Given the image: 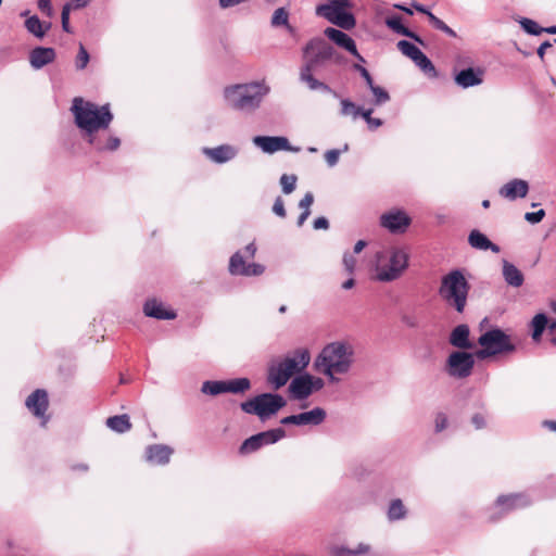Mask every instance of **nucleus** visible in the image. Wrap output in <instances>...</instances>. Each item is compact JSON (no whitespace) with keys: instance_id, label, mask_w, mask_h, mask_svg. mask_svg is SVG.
Segmentation results:
<instances>
[{"instance_id":"nucleus-1","label":"nucleus","mask_w":556,"mask_h":556,"mask_svg":"<svg viewBox=\"0 0 556 556\" xmlns=\"http://www.w3.org/2000/svg\"><path fill=\"white\" fill-rule=\"evenodd\" d=\"M355 363V349L346 341L330 342L323 348L315 359L316 370L327 377L330 383H339L348 376Z\"/></svg>"},{"instance_id":"nucleus-2","label":"nucleus","mask_w":556,"mask_h":556,"mask_svg":"<svg viewBox=\"0 0 556 556\" xmlns=\"http://www.w3.org/2000/svg\"><path fill=\"white\" fill-rule=\"evenodd\" d=\"M304 64L300 70V80L307 85L311 90L324 93H337L325 83L316 79L314 74H323L326 72L329 58L332 55L330 45L320 38L309 40L303 49Z\"/></svg>"},{"instance_id":"nucleus-3","label":"nucleus","mask_w":556,"mask_h":556,"mask_svg":"<svg viewBox=\"0 0 556 556\" xmlns=\"http://www.w3.org/2000/svg\"><path fill=\"white\" fill-rule=\"evenodd\" d=\"M71 111L76 126L81 130L88 142L96 143V135L100 130L108 129L113 121L109 104L99 106L90 101H85L83 98L73 100Z\"/></svg>"},{"instance_id":"nucleus-4","label":"nucleus","mask_w":556,"mask_h":556,"mask_svg":"<svg viewBox=\"0 0 556 556\" xmlns=\"http://www.w3.org/2000/svg\"><path fill=\"white\" fill-rule=\"evenodd\" d=\"M269 92L270 87L264 79L254 80L225 87L224 99L231 110L250 114L261 108Z\"/></svg>"},{"instance_id":"nucleus-5","label":"nucleus","mask_w":556,"mask_h":556,"mask_svg":"<svg viewBox=\"0 0 556 556\" xmlns=\"http://www.w3.org/2000/svg\"><path fill=\"white\" fill-rule=\"evenodd\" d=\"M408 261V252L402 247H390L377 251L371 262L375 279L379 282L399 279L407 269Z\"/></svg>"},{"instance_id":"nucleus-6","label":"nucleus","mask_w":556,"mask_h":556,"mask_svg":"<svg viewBox=\"0 0 556 556\" xmlns=\"http://www.w3.org/2000/svg\"><path fill=\"white\" fill-rule=\"evenodd\" d=\"M309 353L305 349L295 350L292 355L271 364L267 371V382L275 389L282 388L289 379L303 371L309 364Z\"/></svg>"},{"instance_id":"nucleus-7","label":"nucleus","mask_w":556,"mask_h":556,"mask_svg":"<svg viewBox=\"0 0 556 556\" xmlns=\"http://www.w3.org/2000/svg\"><path fill=\"white\" fill-rule=\"evenodd\" d=\"M470 285L459 269L451 270L442 277L439 288L441 299L457 313H463L467 305Z\"/></svg>"},{"instance_id":"nucleus-8","label":"nucleus","mask_w":556,"mask_h":556,"mask_svg":"<svg viewBox=\"0 0 556 556\" xmlns=\"http://www.w3.org/2000/svg\"><path fill=\"white\" fill-rule=\"evenodd\" d=\"M478 343L482 346L475 354L479 359L516 351V345L513 343L510 336L500 328H493L482 333Z\"/></svg>"},{"instance_id":"nucleus-9","label":"nucleus","mask_w":556,"mask_h":556,"mask_svg":"<svg viewBox=\"0 0 556 556\" xmlns=\"http://www.w3.org/2000/svg\"><path fill=\"white\" fill-rule=\"evenodd\" d=\"M287 402L278 393H262L240 404L245 414L256 415L262 421L277 414Z\"/></svg>"},{"instance_id":"nucleus-10","label":"nucleus","mask_w":556,"mask_h":556,"mask_svg":"<svg viewBox=\"0 0 556 556\" xmlns=\"http://www.w3.org/2000/svg\"><path fill=\"white\" fill-rule=\"evenodd\" d=\"M256 253L254 242L249 243L242 251H237L229 261V273L235 276H260L264 273L265 267L257 263L247 264L245 258H253Z\"/></svg>"},{"instance_id":"nucleus-11","label":"nucleus","mask_w":556,"mask_h":556,"mask_svg":"<svg viewBox=\"0 0 556 556\" xmlns=\"http://www.w3.org/2000/svg\"><path fill=\"white\" fill-rule=\"evenodd\" d=\"M349 7V0L330 1V3L319 4L316 8V14L343 29H351L355 26V18L353 14L345 11Z\"/></svg>"},{"instance_id":"nucleus-12","label":"nucleus","mask_w":556,"mask_h":556,"mask_svg":"<svg viewBox=\"0 0 556 556\" xmlns=\"http://www.w3.org/2000/svg\"><path fill=\"white\" fill-rule=\"evenodd\" d=\"M475 356L466 351L452 352L445 363L446 374L455 379H465L472 374Z\"/></svg>"},{"instance_id":"nucleus-13","label":"nucleus","mask_w":556,"mask_h":556,"mask_svg":"<svg viewBox=\"0 0 556 556\" xmlns=\"http://www.w3.org/2000/svg\"><path fill=\"white\" fill-rule=\"evenodd\" d=\"M531 504L530 497L525 493L500 495L492 508L490 519L495 521L513 510L527 507Z\"/></svg>"},{"instance_id":"nucleus-14","label":"nucleus","mask_w":556,"mask_h":556,"mask_svg":"<svg viewBox=\"0 0 556 556\" xmlns=\"http://www.w3.org/2000/svg\"><path fill=\"white\" fill-rule=\"evenodd\" d=\"M285 435L286 431L282 428L270 429L256 433L242 442L239 452L243 455L253 453L265 445L278 442Z\"/></svg>"},{"instance_id":"nucleus-15","label":"nucleus","mask_w":556,"mask_h":556,"mask_svg":"<svg viewBox=\"0 0 556 556\" xmlns=\"http://www.w3.org/2000/svg\"><path fill=\"white\" fill-rule=\"evenodd\" d=\"M397 49L414 63L422 70L425 73H432L435 75V67L428 56L413 42L407 40H400L397 42Z\"/></svg>"},{"instance_id":"nucleus-16","label":"nucleus","mask_w":556,"mask_h":556,"mask_svg":"<svg viewBox=\"0 0 556 556\" xmlns=\"http://www.w3.org/2000/svg\"><path fill=\"white\" fill-rule=\"evenodd\" d=\"M253 143L263 152L273 154L277 151L299 152V147H292L286 137L280 136H255Z\"/></svg>"},{"instance_id":"nucleus-17","label":"nucleus","mask_w":556,"mask_h":556,"mask_svg":"<svg viewBox=\"0 0 556 556\" xmlns=\"http://www.w3.org/2000/svg\"><path fill=\"white\" fill-rule=\"evenodd\" d=\"M327 417L326 410L321 407H315L308 412L283 417L280 424L283 426H319Z\"/></svg>"},{"instance_id":"nucleus-18","label":"nucleus","mask_w":556,"mask_h":556,"mask_svg":"<svg viewBox=\"0 0 556 556\" xmlns=\"http://www.w3.org/2000/svg\"><path fill=\"white\" fill-rule=\"evenodd\" d=\"M410 222V217L402 210H392L380 217V225L391 233L404 232Z\"/></svg>"},{"instance_id":"nucleus-19","label":"nucleus","mask_w":556,"mask_h":556,"mask_svg":"<svg viewBox=\"0 0 556 556\" xmlns=\"http://www.w3.org/2000/svg\"><path fill=\"white\" fill-rule=\"evenodd\" d=\"M26 407L38 418H43L46 424V412L49 406L48 393L43 389L35 390L25 402Z\"/></svg>"},{"instance_id":"nucleus-20","label":"nucleus","mask_w":556,"mask_h":556,"mask_svg":"<svg viewBox=\"0 0 556 556\" xmlns=\"http://www.w3.org/2000/svg\"><path fill=\"white\" fill-rule=\"evenodd\" d=\"M484 70L481 67H467L455 74L454 80L463 89L479 86L483 83Z\"/></svg>"},{"instance_id":"nucleus-21","label":"nucleus","mask_w":556,"mask_h":556,"mask_svg":"<svg viewBox=\"0 0 556 556\" xmlns=\"http://www.w3.org/2000/svg\"><path fill=\"white\" fill-rule=\"evenodd\" d=\"M203 153L214 163L224 164L233 160L238 149L230 144H220L215 148H204Z\"/></svg>"},{"instance_id":"nucleus-22","label":"nucleus","mask_w":556,"mask_h":556,"mask_svg":"<svg viewBox=\"0 0 556 556\" xmlns=\"http://www.w3.org/2000/svg\"><path fill=\"white\" fill-rule=\"evenodd\" d=\"M529 185L522 179H513L505 184L498 191L500 195L510 201L517 198H525L528 193Z\"/></svg>"},{"instance_id":"nucleus-23","label":"nucleus","mask_w":556,"mask_h":556,"mask_svg":"<svg viewBox=\"0 0 556 556\" xmlns=\"http://www.w3.org/2000/svg\"><path fill=\"white\" fill-rule=\"evenodd\" d=\"M289 390L295 400L302 401L307 399L312 394L311 375L305 374L295 377L291 381Z\"/></svg>"},{"instance_id":"nucleus-24","label":"nucleus","mask_w":556,"mask_h":556,"mask_svg":"<svg viewBox=\"0 0 556 556\" xmlns=\"http://www.w3.org/2000/svg\"><path fill=\"white\" fill-rule=\"evenodd\" d=\"M54 59L55 51L53 48L36 47L29 53V63L35 70L42 68L52 63Z\"/></svg>"},{"instance_id":"nucleus-25","label":"nucleus","mask_w":556,"mask_h":556,"mask_svg":"<svg viewBox=\"0 0 556 556\" xmlns=\"http://www.w3.org/2000/svg\"><path fill=\"white\" fill-rule=\"evenodd\" d=\"M324 34L329 40L334 42L338 47L346 50L350 53L355 52L356 43H355L354 39L352 37H350L348 34H345L344 31L333 28V27H327L324 30Z\"/></svg>"},{"instance_id":"nucleus-26","label":"nucleus","mask_w":556,"mask_h":556,"mask_svg":"<svg viewBox=\"0 0 556 556\" xmlns=\"http://www.w3.org/2000/svg\"><path fill=\"white\" fill-rule=\"evenodd\" d=\"M143 313L148 317L160 320H169L176 317L174 311H168L164 305L155 299L148 300L143 305Z\"/></svg>"},{"instance_id":"nucleus-27","label":"nucleus","mask_w":556,"mask_h":556,"mask_svg":"<svg viewBox=\"0 0 556 556\" xmlns=\"http://www.w3.org/2000/svg\"><path fill=\"white\" fill-rule=\"evenodd\" d=\"M470 330L469 327L465 324L456 326L451 334H450V343L460 350H470L472 349V343L469 340Z\"/></svg>"},{"instance_id":"nucleus-28","label":"nucleus","mask_w":556,"mask_h":556,"mask_svg":"<svg viewBox=\"0 0 556 556\" xmlns=\"http://www.w3.org/2000/svg\"><path fill=\"white\" fill-rule=\"evenodd\" d=\"M172 454L173 450L167 445L154 444L147 447V459L156 465H166Z\"/></svg>"},{"instance_id":"nucleus-29","label":"nucleus","mask_w":556,"mask_h":556,"mask_svg":"<svg viewBox=\"0 0 556 556\" xmlns=\"http://www.w3.org/2000/svg\"><path fill=\"white\" fill-rule=\"evenodd\" d=\"M502 275L505 282L513 288H519L523 285V274L513 263L506 260L502 262Z\"/></svg>"},{"instance_id":"nucleus-30","label":"nucleus","mask_w":556,"mask_h":556,"mask_svg":"<svg viewBox=\"0 0 556 556\" xmlns=\"http://www.w3.org/2000/svg\"><path fill=\"white\" fill-rule=\"evenodd\" d=\"M468 243L471 248L480 251L491 250L494 253H498L501 251L497 244L491 242L484 233L477 229L470 231L468 236Z\"/></svg>"},{"instance_id":"nucleus-31","label":"nucleus","mask_w":556,"mask_h":556,"mask_svg":"<svg viewBox=\"0 0 556 556\" xmlns=\"http://www.w3.org/2000/svg\"><path fill=\"white\" fill-rule=\"evenodd\" d=\"M386 25L391 29L393 30L395 34H399V35H402V36H405V37H408L419 43H424V41L421 40V38L415 34L414 31H412L410 29H408L407 27H405L403 24H402V18L400 15H391V16H388L384 21Z\"/></svg>"},{"instance_id":"nucleus-32","label":"nucleus","mask_w":556,"mask_h":556,"mask_svg":"<svg viewBox=\"0 0 556 556\" xmlns=\"http://www.w3.org/2000/svg\"><path fill=\"white\" fill-rule=\"evenodd\" d=\"M24 25L29 34L39 39L43 38L52 27L51 22L40 21L37 15H31L26 18Z\"/></svg>"},{"instance_id":"nucleus-33","label":"nucleus","mask_w":556,"mask_h":556,"mask_svg":"<svg viewBox=\"0 0 556 556\" xmlns=\"http://www.w3.org/2000/svg\"><path fill=\"white\" fill-rule=\"evenodd\" d=\"M96 143L89 142L97 151H115L119 144V138L115 136L104 137L103 134L96 135Z\"/></svg>"},{"instance_id":"nucleus-34","label":"nucleus","mask_w":556,"mask_h":556,"mask_svg":"<svg viewBox=\"0 0 556 556\" xmlns=\"http://www.w3.org/2000/svg\"><path fill=\"white\" fill-rule=\"evenodd\" d=\"M106 426L117 433H125L131 428L128 415H116L106 419Z\"/></svg>"},{"instance_id":"nucleus-35","label":"nucleus","mask_w":556,"mask_h":556,"mask_svg":"<svg viewBox=\"0 0 556 556\" xmlns=\"http://www.w3.org/2000/svg\"><path fill=\"white\" fill-rule=\"evenodd\" d=\"M548 325V318L544 313L536 314L531 320L532 339L539 341Z\"/></svg>"},{"instance_id":"nucleus-36","label":"nucleus","mask_w":556,"mask_h":556,"mask_svg":"<svg viewBox=\"0 0 556 556\" xmlns=\"http://www.w3.org/2000/svg\"><path fill=\"white\" fill-rule=\"evenodd\" d=\"M201 392L212 396L226 393L225 380H206L201 386Z\"/></svg>"},{"instance_id":"nucleus-37","label":"nucleus","mask_w":556,"mask_h":556,"mask_svg":"<svg viewBox=\"0 0 556 556\" xmlns=\"http://www.w3.org/2000/svg\"><path fill=\"white\" fill-rule=\"evenodd\" d=\"M226 392L239 394L250 390L251 382L248 378H236L231 380H225Z\"/></svg>"},{"instance_id":"nucleus-38","label":"nucleus","mask_w":556,"mask_h":556,"mask_svg":"<svg viewBox=\"0 0 556 556\" xmlns=\"http://www.w3.org/2000/svg\"><path fill=\"white\" fill-rule=\"evenodd\" d=\"M271 26H285L290 34L294 33V27L289 24V12L285 8L275 10L271 17Z\"/></svg>"},{"instance_id":"nucleus-39","label":"nucleus","mask_w":556,"mask_h":556,"mask_svg":"<svg viewBox=\"0 0 556 556\" xmlns=\"http://www.w3.org/2000/svg\"><path fill=\"white\" fill-rule=\"evenodd\" d=\"M406 513V508L400 498L391 501L388 509V518L390 521L404 519Z\"/></svg>"},{"instance_id":"nucleus-40","label":"nucleus","mask_w":556,"mask_h":556,"mask_svg":"<svg viewBox=\"0 0 556 556\" xmlns=\"http://www.w3.org/2000/svg\"><path fill=\"white\" fill-rule=\"evenodd\" d=\"M427 16H428L431 25L435 29L443 31L444 34H446L450 37H453V38L456 37V33L450 26H447L442 20L437 17L433 13L427 12Z\"/></svg>"},{"instance_id":"nucleus-41","label":"nucleus","mask_w":556,"mask_h":556,"mask_svg":"<svg viewBox=\"0 0 556 556\" xmlns=\"http://www.w3.org/2000/svg\"><path fill=\"white\" fill-rule=\"evenodd\" d=\"M361 114V106H357L354 102L349 99L341 100V115L343 116H353V118H357Z\"/></svg>"},{"instance_id":"nucleus-42","label":"nucleus","mask_w":556,"mask_h":556,"mask_svg":"<svg viewBox=\"0 0 556 556\" xmlns=\"http://www.w3.org/2000/svg\"><path fill=\"white\" fill-rule=\"evenodd\" d=\"M298 177L295 175L283 174L280 177V186L285 194H290L295 190Z\"/></svg>"},{"instance_id":"nucleus-43","label":"nucleus","mask_w":556,"mask_h":556,"mask_svg":"<svg viewBox=\"0 0 556 556\" xmlns=\"http://www.w3.org/2000/svg\"><path fill=\"white\" fill-rule=\"evenodd\" d=\"M519 23H520L522 29L530 35L538 36L543 33V27L539 26V24L533 20L523 17L520 20Z\"/></svg>"},{"instance_id":"nucleus-44","label":"nucleus","mask_w":556,"mask_h":556,"mask_svg":"<svg viewBox=\"0 0 556 556\" xmlns=\"http://www.w3.org/2000/svg\"><path fill=\"white\" fill-rule=\"evenodd\" d=\"M349 146L345 143L342 150L331 149L325 153V161L329 167H333L338 164L341 152H346Z\"/></svg>"},{"instance_id":"nucleus-45","label":"nucleus","mask_w":556,"mask_h":556,"mask_svg":"<svg viewBox=\"0 0 556 556\" xmlns=\"http://www.w3.org/2000/svg\"><path fill=\"white\" fill-rule=\"evenodd\" d=\"M374 94V104L375 105H381L390 100V96L387 90H384L380 86L374 85L371 88H369Z\"/></svg>"},{"instance_id":"nucleus-46","label":"nucleus","mask_w":556,"mask_h":556,"mask_svg":"<svg viewBox=\"0 0 556 556\" xmlns=\"http://www.w3.org/2000/svg\"><path fill=\"white\" fill-rule=\"evenodd\" d=\"M89 60H90V56H89L88 51L80 43L79 45V49H78V53H77V56H76V60H75V67H76V70L83 71L84 68H86V66L89 63Z\"/></svg>"},{"instance_id":"nucleus-47","label":"nucleus","mask_w":556,"mask_h":556,"mask_svg":"<svg viewBox=\"0 0 556 556\" xmlns=\"http://www.w3.org/2000/svg\"><path fill=\"white\" fill-rule=\"evenodd\" d=\"M356 257L353 255V253L349 252V251H345L343 253V257H342V264H343V267L345 269V271L349 274V275H353L354 271H355V267H356Z\"/></svg>"},{"instance_id":"nucleus-48","label":"nucleus","mask_w":556,"mask_h":556,"mask_svg":"<svg viewBox=\"0 0 556 556\" xmlns=\"http://www.w3.org/2000/svg\"><path fill=\"white\" fill-rule=\"evenodd\" d=\"M353 68L359 73V75L365 79L366 81V85L368 86V88H371L375 84H374V80H372V77L370 75V73L364 67L362 66L361 64L358 63H355L353 65Z\"/></svg>"},{"instance_id":"nucleus-49","label":"nucleus","mask_w":556,"mask_h":556,"mask_svg":"<svg viewBox=\"0 0 556 556\" xmlns=\"http://www.w3.org/2000/svg\"><path fill=\"white\" fill-rule=\"evenodd\" d=\"M70 14H71V11L68 10V8L67 7H63L62 8V12H61L62 29L65 33L72 34L73 29H72V27L70 25Z\"/></svg>"},{"instance_id":"nucleus-50","label":"nucleus","mask_w":556,"mask_h":556,"mask_svg":"<svg viewBox=\"0 0 556 556\" xmlns=\"http://www.w3.org/2000/svg\"><path fill=\"white\" fill-rule=\"evenodd\" d=\"M37 5L40 12L46 16L52 17L54 15L51 0H38Z\"/></svg>"},{"instance_id":"nucleus-51","label":"nucleus","mask_w":556,"mask_h":556,"mask_svg":"<svg viewBox=\"0 0 556 556\" xmlns=\"http://www.w3.org/2000/svg\"><path fill=\"white\" fill-rule=\"evenodd\" d=\"M545 216L544 210H539L536 212H528L525 215V219L531 224L540 223Z\"/></svg>"},{"instance_id":"nucleus-52","label":"nucleus","mask_w":556,"mask_h":556,"mask_svg":"<svg viewBox=\"0 0 556 556\" xmlns=\"http://www.w3.org/2000/svg\"><path fill=\"white\" fill-rule=\"evenodd\" d=\"M435 432H441L446 429L448 420L447 416L444 413H439L435 416Z\"/></svg>"},{"instance_id":"nucleus-53","label":"nucleus","mask_w":556,"mask_h":556,"mask_svg":"<svg viewBox=\"0 0 556 556\" xmlns=\"http://www.w3.org/2000/svg\"><path fill=\"white\" fill-rule=\"evenodd\" d=\"M273 212L281 218L286 217L285 203H283V200L281 199V197L276 198L274 205H273Z\"/></svg>"},{"instance_id":"nucleus-54","label":"nucleus","mask_w":556,"mask_h":556,"mask_svg":"<svg viewBox=\"0 0 556 556\" xmlns=\"http://www.w3.org/2000/svg\"><path fill=\"white\" fill-rule=\"evenodd\" d=\"M471 424L473 425V427L479 430V429H483L485 426H486V419H485V416L481 413H476L472 417H471Z\"/></svg>"},{"instance_id":"nucleus-55","label":"nucleus","mask_w":556,"mask_h":556,"mask_svg":"<svg viewBox=\"0 0 556 556\" xmlns=\"http://www.w3.org/2000/svg\"><path fill=\"white\" fill-rule=\"evenodd\" d=\"M313 202H314L313 193L307 192V193H305L303 199H301V201L299 202V207L302 208L303 211H311L309 207L313 204Z\"/></svg>"},{"instance_id":"nucleus-56","label":"nucleus","mask_w":556,"mask_h":556,"mask_svg":"<svg viewBox=\"0 0 556 556\" xmlns=\"http://www.w3.org/2000/svg\"><path fill=\"white\" fill-rule=\"evenodd\" d=\"M90 0H71L70 2L65 3L63 7H67L70 11L72 10H79L89 4Z\"/></svg>"},{"instance_id":"nucleus-57","label":"nucleus","mask_w":556,"mask_h":556,"mask_svg":"<svg viewBox=\"0 0 556 556\" xmlns=\"http://www.w3.org/2000/svg\"><path fill=\"white\" fill-rule=\"evenodd\" d=\"M313 227L314 229L316 230H320V229H324V230H327L329 228V222L326 217L321 216V217H317L314 223H313Z\"/></svg>"},{"instance_id":"nucleus-58","label":"nucleus","mask_w":556,"mask_h":556,"mask_svg":"<svg viewBox=\"0 0 556 556\" xmlns=\"http://www.w3.org/2000/svg\"><path fill=\"white\" fill-rule=\"evenodd\" d=\"M330 50L332 53V55L329 58L330 63L341 65L345 62V59L339 54L332 46H330Z\"/></svg>"},{"instance_id":"nucleus-59","label":"nucleus","mask_w":556,"mask_h":556,"mask_svg":"<svg viewBox=\"0 0 556 556\" xmlns=\"http://www.w3.org/2000/svg\"><path fill=\"white\" fill-rule=\"evenodd\" d=\"M311 382H312V393L314 391H319L324 388L325 386V382L321 378L319 377H313L311 376Z\"/></svg>"},{"instance_id":"nucleus-60","label":"nucleus","mask_w":556,"mask_h":556,"mask_svg":"<svg viewBox=\"0 0 556 556\" xmlns=\"http://www.w3.org/2000/svg\"><path fill=\"white\" fill-rule=\"evenodd\" d=\"M551 47H552V43L548 40L541 43V46L536 50V53L541 60L544 59L545 50Z\"/></svg>"},{"instance_id":"nucleus-61","label":"nucleus","mask_w":556,"mask_h":556,"mask_svg":"<svg viewBox=\"0 0 556 556\" xmlns=\"http://www.w3.org/2000/svg\"><path fill=\"white\" fill-rule=\"evenodd\" d=\"M366 245H367V242L365 240H358L354 245L353 253L354 254L361 253L366 248Z\"/></svg>"},{"instance_id":"nucleus-62","label":"nucleus","mask_w":556,"mask_h":556,"mask_svg":"<svg viewBox=\"0 0 556 556\" xmlns=\"http://www.w3.org/2000/svg\"><path fill=\"white\" fill-rule=\"evenodd\" d=\"M311 215V211H303L300 216L298 217V226L299 227H302L304 225V223L306 222V219L308 218V216Z\"/></svg>"},{"instance_id":"nucleus-63","label":"nucleus","mask_w":556,"mask_h":556,"mask_svg":"<svg viewBox=\"0 0 556 556\" xmlns=\"http://www.w3.org/2000/svg\"><path fill=\"white\" fill-rule=\"evenodd\" d=\"M372 112H374L372 109L364 110V109L361 108L359 116H362L366 121V123L368 124V122L372 118L371 117Z\"/></svg>"},{"instance_id":"nucleus-64","label":"nucleus","mask_w":556,"mask_h":556,"mask_svg":"<svg viewBox=\"0 0 556 556\" xmlns=\"http://www.w3.org/2000/svg\"><path fill=\"white\" fill-rule=\"evenodd\" d=\"M382 125V121L380 118H371L369 122H368V127L370 129H377L378 127H380Z\"/></svg>"}]
</instances>
